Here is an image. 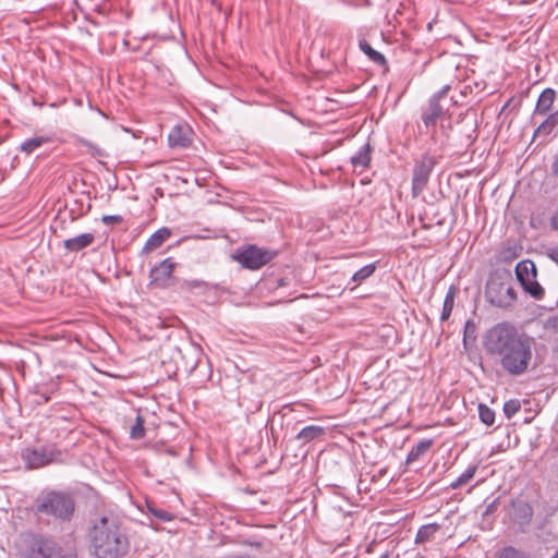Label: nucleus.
<instances>
[{
	"instance_id": "nucleus-1",
	"label": "nucleus",
	"mask_w": 558,
	"mask_h": 558,
	"mask_svg": "<svg viewBox=\"0 0 558 558\" xmlns=\"http://www.w3.org/2000/svg\"><path fill=\"white\" fill-rule=\"evenodd\" d=\"M488 353L500 356V364L510 375L523 374L532 359L533 339L508 323L492 327L485 337Z\"/></svg>"
},
{
	"instance_id": "nucleus-2",
	"label": "nucleus",
	"mask_w": 558,
	"mask_h": 558,
	"mask_svg": "<svg viewBox=\"0 0 558 558\" xmlns=\"http://www.w3.org/2000/svg\"><path fill=\"white\" fill-rule=\"evenodd\" d=\"M90 546L96 558H124L130 543L119 524L108 517H101L89 533Z\"/></svg>"
},
{
	"instance_id": "nucleus-3",
	"label": "nucleus",
	"mask_w": 558,
	"mask_h": 558,
	"mask_svg": "<svg viewBox=\"0 0 558 558\" xmlns=\"http://www.w3.org/2000/svg\"><path fill=\"white\" fill-rule=\"evenodd\" d=\"M74 508L70 495L54 490L39 495L34 504V512L38 518L47 517L59 521H69Z\"/></svg>"
},
{
	"instance_id": "nucleus-4",
	"label": "nucleus",
	"mask_w": 558,
	"mask_h": 558,
	"mask_svg": "<svg viewBox=\"0 0 558 558\" xmlns=\"http://www.w3.org/2000/svg\"><path fill=\"white\" fill-rule=\"evenodd\" d=\"M486 300L494 306L507 308L513 305L517 293L512 287L511 274L495 271L490 274L485 287Z\"/></svg>"
},
{
	"instance_id": "nucleus-5",
	"label": "nucleus",
	"mask_w": 558,
	"mask_h": 558,
	"mask_svg": "<svg viewBox=\"0 0 558 558\" xmlns=\"http://www.w3.org/2000/svg\"><path fill=\"white\" fill-rule=\"evenodd\" d=\"M275 256V251L252 244L238 248L233 258L241 264L242 267L251 270H257L268 264Z\"/></svg>"
},
{
	"instance_id": "nucleus-6",
	"label": "nucleus",
	"mask_w": 558,
	"mask_h": 558,
	"mask_svg": "<svg viewBox=\"0 0 558 558\" xmlns=\"http://www.w3.org/2000/svg\"><path fill=\"white\" fill-rule=\"evenodd\" d=\"M514 271L523 290L532 298L541 300L544 295V289L536 280L535 264L530 259L521 260L517 264Z\"/></svg>"
},
{
	"instance_id": "nucleus-7",
	"label": "nucleus",
	"mask_w": 558,
	"mask_h": 558,
	"mask_svg": "<svg viewBox=\"0 0 558 558\" xmlns=\"http://www.w3.org/2000/svg\"><path fill=\"white\" fill-rule=\"evenodd\" d=\"M60 457V451L49 447L25 448L21 458L28 470L44 468Z\"/></svg>"
},
{
	"instance_id": "nucleus-8",
	"label": "nucleus",
	"mask_w": 558,
	"mask_h": 558,
	"mask_svg": "<svg viewBox=\"0 0 558 558\" xmlns=\"http://www.w3.org/2000/svg\"><path fill=\"white\" fill-rule=\"evenodd\" d=\"M436 163L434 157L424 155L414 165L412 177V194L414 197L418 196L425 190Z\"/></svg>"
},
{
	"instance_id": "nucleus-9",
	"label": "nucleus",
	"mask_w": 558,
	"mask_h": 558,
	"mask_svg": "<svg viewBox=\"0 0 558 558\" xmlns=\"http://www.w3.org/2000/svg\"><path fill=\"white\" fill-rule=\"evenodd\" d=\"M174 269V263L171 258H166L150 270L151 283L166 287Z\"/></svg>"
},
{
	"instance_id": "nucleus-10",
	"label": "nucleus",
	"mask_w": 558,
	"mask_h": 558,
	"mask_svg": "<svg viewBox=\"0 0 558 558\" xmlns=\"http://www.w3.org/2000/svg\"><path fill=\"white\" fill-rule=\"evenodd\" d=\"M191 130L187 125L178 124L168 134V144L172 149H182L191 144Z\"/></svg>"
},
{
	"instance_id": "nucleus-11",
	"label": "nucleus",
	"mask_w": 558,
	"mask_h": 558,
	"mask_svg": "<svg viewBox=\"0 0 558 558\" xmlns=\"http://www.w3.org/2000/svg\"><path fill=\"white\" fill-rule=\"evenodd\" d=\"M512 507V519L519 525H526L531 522L533 517V510L530 504L523 499H514L511 502Z\"/></svg>"
},
{
	"instance_id": "nucleus-12",
	"label": "nucleus",
	"mask_w": 558,
	"mask_h": 558,
	"mask_svg": "<svg viewBox=\"0 0 558 558\" xmlns=\"http://www.w3.org/2000/svg\"><path fill=\"white\" fill-rule=\"evenodd\" d=\"M95 241V235L90 232L82 233L64 240L63 246L68 252H80Z\"/></svg>"
},
{
	"instance_id": "nucleus-13",
	"label": "nucleus",
	"mask_w": 558,
	"mask_h": 558,
	"mask_svg": "<svg viewBox=\"0 0 558 558\" xmlns=\"http://www.w3.org/2000/svg\"><path fill=\"white\" fill-rule=\"evenodd\" d=\"M372 148L369 144H364L354 155L351 156L350 161L354 171L363 172L371 163Z\"/></svg>"
},
{
	"instance_id": "nucleus-14",
	"label": "nucleus",
	"mask_w": 558,
	"mask_h": 558,
	"mask_svg": "<svg viewBox=\"0 0 558 558\" xmlns=\"http://www.w3.org/2000/svg\"><path fill=\"white\" fill-rule=\"evenodd\" d=\"M444 113L442 107L437 101V97H430L428 101L427 110L422 114V120L424 124L428 128L430 125H435L437 119H439Z\"/></svg>"
},
{
	"instance_id": "nucleus-15",
	"label": "nucleus",
	"mask_w": 558,
	"mask_h": 558,
	"mask_svg": "<svg viewBox=\"0 0 558 558\" xmlns=\"http://www.w3.org/2000/svg\"><path fill=\"white\" fill-rule=\"evenodd\" d=\"M555 97H556V93L554 89H551V88L544 89L537 99L535 114H546L553 107Z\"/></svg>"
},
{
	"instance_id": "nucleus-16",
	"label": "nucleus",
	"mask_w": 558,
	"mask_h": 558,
	"mask_svg": "<svg viewBox=\"0 0 558 558\" xmlns=\"http://www.w3.org/2000/svg\"><path fill=\"white\" fill-rule=\"evenodd\" d=\"M376 269L377 263H371L356 270L351 277V281L354 283V287H352L351 289L359 287L369 277H372Z\"/></svg>"
},
{
	"instance_id": "nucleus-17",
	"label": "nucleus",
	"mask_w": 558,
	"mask_h": 558,
	"mask_svg": "<svg viewBox=\"0 0 558 558\" xmlns=\"http://www.w3.org/2000/svg\"><path fill=\"white\" fill-rule=\"evenodd\" d=\"M325 434V428L318 425H307L296 435V439L303 442H310Z\"/></svg>"
},
{
	"instance_id": "nucleus-18",
	"label": "nucleus",
	"mask_w": 558,
	"mask_h": 558,
	"mask_svg": "<svg viewBox=\"0 0 558 558\" xmlns=\"http://www.w3.org/2000/svg\"><path fill=\"white\" fill-rule=\"evenodd\" d=\"M433 445L432 439H422L411 448L407 456V463L411 464L418 460Z\"/></svg>"
},
{
	"instance_id": "nucleus-19",
	"label": "nucleus",
	"mask_w": 558,
	"mask_h": 558,
	"mask_svg": "<svg viewBox=\"0 0 558 558\" xmlns=\"http://www.w3.org/2000/svg\"><path fill=\"white\" fill-rule=\"evenodd\" d=\"M171 235V231L168 228H160L154 232L146 241L145 250H155L159 247Z\"/></svg>"
},
{
	"instance_id": "nucleus-20",
	"label": "nucleus",
	"mask_w": 558,
	"mask_h": 558,
	"mask_svg": "<svg viewBox=\"0 0 558 558\" xmlns=\"http://www.w3.org/2000/svg\"><path fill=\"white\" fill-rule=\"evenodd\" d=\"M439 529L440 525L437 523L422 525L416 533L415 543L423 544L429 541Z\"/></svg>"
},
{
	"instance_id": "nucleus-21",
	"label": "nucleus",
	"mask_w": 558,
	"mask_h": 558,
	"mask_svg": "<svg viewBox=\"0 0 558 558\" xmlns=\"http://www.w3.org/2000/svg\"><path fill=\"white\" fill-rule=\"evenodd\" d=\"M360 49L376 64H384L386 59L383 53L375 50L366 40H361Z\"/></svg>"
},
{
	"instance_id": "nucleus-22",
	"label": "nucleus",
	"mask_w": 558,
	"mask_h": 558,
	"mask_svg": "<svg viewBox=\"0 0 558 558\" xmlns=\"http://www.w3.org/2000/svg\"><path fill=\"white\" fill-rule=\"evenodd\" d=\"M49 141L48 137H45V136H37V137H33V138H28V140H25L21 145H20V150L23 151V153H26V154H32L34 153L36 149H38L39 147H41L45 143H47Z\"/></svg>"
},
{
	"instance_id": "nucleus-23",
	"label": "nucleus",
	"mask_w": 558,
	"mask_h": 558,
	"mask_svg": "<svg viewBox=\"0 0 558 558\" xmlns=\"http://www.w3.org/2000/svg\"><path fill=\"white\" fill-rule=\"evenodd\" d=\"M477 471V465H470L464 472H462L456 481H453L449 487L451 489H458L461 486L468 484L475 475Z\"/></svg>"
},
{
	"instance_id": "nucleus-24",
	"label": "nucleus",
	"mask_w": 558,
	"mask_h": 558,
	"mask_svg": "<svg viewBox=\"0 0 558 558\" xmlns=\"http://www.w3.org/2000/svg\"><path fill=\"white\" fill-rule=\"evenodd\" d=\"M453 306H454V292L452 289H449V291L447 292L446 298L444 300V304H442V311H441V315H440V319L442 322L447 320L450 317Z\"/></svg>"
},
{
	"instance_id": "nucleus-25",
	"label": "nucleus",
	"mask_w": 558,
	"mask_h": 558,
	"mask_svg": "<svg viewBox=\"0 0 558 558\" xmlns=\"http://www.w3.org/2000/svg\"><path fill=\"white\" fill-rule=\"evenodd\" d=\"M478 416L480 420L487 426H490L495 422V412L486 404H478Z\"/></svg>"
},
{
	"instance_id": "nucleus-26",
	"label": "nucleus",
	"mask_w": 558,
	"mask_h": 558,
	"mask_svg": "<svg viewBox=\"0 0 558 558\" xmlns=\"http://www.w3.org/2000/svg\"><path fill=\"white\" fill-rule=\"evenodd\" d=\"M147 508H148V511L156 518L158 519L159 521L161 522H170L174 519V515L167 511V510H163L161 508H157L155 506H151V505H147Z\"/></svg>"
},
{
	"instance_id": "nucleus-27",
	"label": "nucleus",
	"mask_w": 558,
	"mask_h": 558,
	"mask_svg": "<svg viewBox=\"0 0 558 558\" xmlns=\"http://www.w3.org/2000/svg\"><path fill=\"white\" fill-rule=\"evenodd\" d=\"M130 435L133 439H141L145 436L144 420L140 415L131 427Z\"/></svg>"
},
{
	"instance_id": "nucleus-28",
	"label": "nucleus",
	"mask_w": 558,
	"mask_h": 558,
	"mask_svg": "<svg viewBox=\"0 0 558 558\" xmlns=\"http://www.w3.org/2000/svg\"><path fill=\"white\" fill-rule=\"evenodd\" d=\"M521 409V404L518 400L511 399L505 402L504 413L508 418L514 416Z\"/></svg>"
},
{
	"instance_id": "nucleus-29",
	"label": "nucleus",
	"mask_w": 558,
	"mask_h": 558,
	"mask_svg": "<svg viewBox=\"0 0 558 558\" xmlns=\"http://www.w3.org/2000/svg\"><path fill=\"white\" fill-rule=\"evenodd\" d=\"M498 558H527V556L525 553L508 546L500 551Z\"/></svg>"
},
{
	"instance_id": "nucleus-30",
	"label": "nucleus",
	"mask_w": 558,
	"mask_h": 558,
	"mask_svg": "<svg viewBox=\"0 0 558 558\" xmlns=\"http://www.w3.org/2000/svg\"><path fill=\"white\" fill-rule=\"evenodd\" d=\"M554 129L548 124V122L543 121L538 128L534 132V137L536 136H547L553 132Z\"/></svg>"
},
{
	"instance_id": "nucleus-31",
	"label": "nucleus",
	"mask_w": 558,
	"mask_h": 558,
	"mask_svg": "<svg viewBox=\"0 0 558 558\" xmlns=\"http://www.w3.org/2000/svg\"><path fill=\"white\" fill-rule=\"evenodd\" d=\"M123 221V217L120 215H105L101 218V222L106 226L119 225Z\"/></svg>"
},
{
	"instance_id": "nucleus-32",
	"label": "nucleus",
	"mask_w": 558,
	"mask_h": 558,
	"mask_svg": "<svg viewBox=\"0 0 558 558\" xmlns=\"http://www.w3.org/2000/svg\"><path fill=\"white\" fill-rule=\"evenodd\" d=\"M202 286H204V282L201 281V280H186L183 282L182 287L186 290H193V289H196V288H201Z\"/></svg>"
},
{
	"instance_id": "nucleus-33",
	"label": "nucleus",
	"mask_w": 558,
	"mask_h": 558,
	"mask_svg": "<svg viewBox=\"0 0 558 558\" xmlns=\"http://www.w3.org/2000/svg\"><path fill=\"white\" fill-rule=\"evenodd\" d=\"M546 326L548 329H551V330L558 332V314L549 317L547 319Z\"/></svg>"
},
{
	"instance_id": "nucleus-34",
	"label": "nucleus",
	"mask_w": 558,
	"mask_h": 558,
	"mask_svg": "<svg viewBox=\"0 0 558 558\" xmlns=\"http://www.w3.org/2000/svg\"><path fill=\"white\" fill-rule=\"evenodd\" d=\"M87 148L88 150L92 153L93 156H104V151L102 149H100L99 147H97L96 145L92 144V143H87Z\"/></svg>"
},
{
	"instance_id": "nucleus-35",
	"label": "nucleus",
	"mask_w": 558,
	"mask_h": 558,
	"mask_svg": "<svg viewBox=\"0 0 558 558\" xmlns=\"http://www.w3.org/2000/svg\"><path fill=\"white\" fill-rule=\"evenodd\" d=\"M545 121L548 122L551 129H555V126L558 124V111L549 114Z\"/></svg>"
},
{
	"instance_id": "nucleus-36",
	"label": "nucleus",
	"mask_w": 558,
	"mask_h": 558,
	"mask_svg": "<svg viewBox=\"0 0 558 558\" xmlns=\"http://www.w3.org/2000/svg\"><path fill=\"white\" fill-rule=\"evenodd\" d=\"M449 89H450V86L445 85L438 93H436L432 97H437V101L439 102L440 98H442L448 93Z\"/></svg>"
},
{
	"instance_id": "nucleus-37",
	"label": "nucleus",
	"mask_w": 558,
	"mask_h": 558,
	"mask_svg": "<svg viewBox=\"0 0 558 558\" xmlns=\"http://www.w3.org/2000/svg\"><path fill=\"white\" fill-rule=\"evenodd\" d=\"M550 226L554 230L558 231V207H557V210L554 213V215L550 218Z\"/></svg>"
},
{
	"instance_id": "nucleus-38",
	"label": "nucleus",
	"mask_w": 558,
	"mask_h": 558,
	"mask_svg": "<svg viewBox=\"0 0 558 558\" xmlns=\"http://www.w3.org/2000/svg\"><path fill=\"white\" fill-rule=\"evenodd\" d=\"M223 558H255L247 554H233V555H227Z\"/></svg>"
},
{
	"instance_id": "nucleus-39",
	"label": "nucleus",
	"mask_w": 558,
	"mask_h": 558,
	"mask_svg": "<svg viewBox=\"0 0 558 558\" xmlns=\"http://www.w3.org/2000/svg\"><path fill=\"white\" fill-rule=\"evenodd\" d=\"M549 256L556 264H558V247L553 248Z\"/></svg>"
},
{
	"instance_id": "nucleus-40",
	"label": "nucleus",
	"mask_w": 558,
	"mask_h": 558,
	"mask_svg": "<svg viewBox=\"0 0 558 558\" xmlns=\"http://www.w3.org/2000/svg\"><path fill=\"white\" fill-rule=\"evenodd\" d=\"M553 171L558 177V159L553 165Z\"/></svg>"
},
{
	"instance_id": "nucleus-41",
	"label": "nucleus",
	"mask_w": 558,
	"mask_h": 558,
	"mask_svg": "<svg viewBox=\"0 0 558 558\" xmlns=\"http://www.w3.org/2000/svg\"><path fill=\"white\" fill-rule=\"evenodd\" d=\"M32 104H33L34 106H36V107H41V106H43V104H41V102H39V101H38L37 99H35V98L32 100Z\"/></svg>"
},
{
	"instance_id": "nucleus-42",
	"label": "nucleus",
	"mask_w": 558,
	"mask_h": 558,
	"mask_svg": "<svg viewBox=\"0 0 558 558\" xmlns=\"http://www.w3.org/2000/svg\"><path fill=\"white\" fill-rule=\"evenodd\" d=\"M468 332H471V329H469V323H466L464 335L466 336Z\"/></svg>"
},
{
	"instance_id": "nucleus-43",
	"label": "nucleus",
	"mask_w": 558,
	"mask_h": 558,
	"mask_svg": "<svg viewBox=\"0 0 558 558\" xmlns=\"http://www.w3.org/2000/svg\"><path fill=\"white\" fill-rule=\"evenodd\" d=\"M468 332H471V329H469V323H466L464 335L466 336Z\"/></svg>"
},
{
	"instance_id": "nucleus-44",
	"label": "nucleus",
	"mask_w": 558,
	"mask_h": 558,
	"mask_svg": "<svg viewBox=\"0 0 558 558\" xmlns=\"http://www.w3.org/2000/svg\"><path fill=\"white\" fill-rule=\"evenodd\" d=\"M379 558H389V553L383 554Z\"/></svg>"
},
{
	"instance_id": "nucleus-45",
	"label": "nucleus",
	"mask_w": 558,
	"mask_h": 558,
	"mask_svg": "<svg viewBox=\"0 0 558 558\" xmlns=\"http://www.w3.org/2000/svg\"><path fill=\"white\" fill-rule=\"evenodd\" d=\"M283 284H284L283 279L278 280V286H279V287H281V286H283Z\"/></svg>"
},
{
	"instance_id": "nucleus-46",
	"label": "nucleus",
	"mask_w": 558,
	"mask_h": 558,
	"mask_svg": "<svg viewBox=\"0 0 558 558\" xmlns=\"http://www.w3.org/2000/svg\"><path fill=\"white\" fill-rule=\"evenodd\" d=\"M553 558H558V551L553 556Z\"/></svg>"
}]
</instances>
